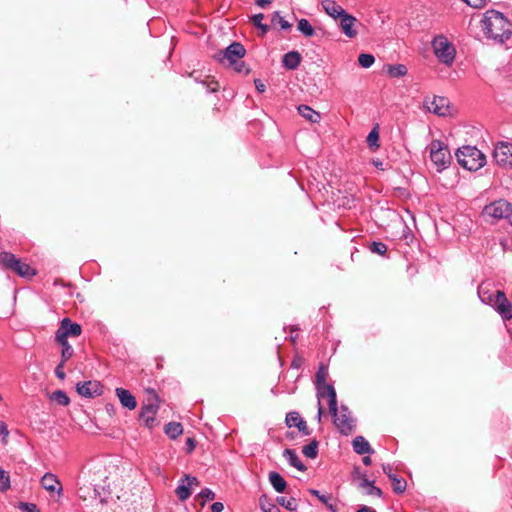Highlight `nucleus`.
<instances>
[{
	"label": "nucleus",
	"mask_w": 512,
	"mask_h": 512,
	"mask_svg": "<svg viewBox=\"0 0 512 512\" xmlns=\"http://www.w3.org/2000/svg\"><path fill=\"white\" fill-rule=\"evenodd\" d=\"M297 28L306 37H312L315 34L314 28L307 19H300Z\"/></svg>",
	"instance_id": "c756f323"
},
{
	"label": "nucleus",
	"mask_w": 512,
	"mask_h": 512,
	"mask_svg": "<svg viewBox=\"0 0 512 512\" xmlns=\"http://www.w3.org/2000/svg\"><path fill=\"white\" fill-rule=\"evenodd\" d=\"M383 471L388 476V473H392L390 465H383Z\"/></svg>",
	"instance_id": "0e129e2a"
},
{
	"label": "nucleus",
	"mask_w": 512,
	"mask_h": 512,
	"mask_svg": "<svg viewBox=\"0 0 512 512\" xmlns=\"http://www.w3.org/2000/svg\"><path fill=\"white\" fill-rule=\"evenodd\" d=\"M365 492L368 495H373V496H378V497H380L382 495L381 489L374 486L373 484H371V486L368 489H366Z\"/></svg>",
	"instance_id": "8fccbe9b"
},
{
	"label": "nucleus",
	"mask_w": 512,
	"mask_h": 512,
	"mask_svg": "<svg viewBox=\"0 0 512 512\" xmlns=\"http://www.w3.org/2000/svg\"><path fill=\"white\" fill-rule=\"evenodd\" d=\"M277 503L281 506L285 507L286 509L290 511H295L297 509V503L295 498H286V497H277L276 499Z\"/></svg>",
	"instance_id": "58836bf2"
},
{
	"label": "nucleus",
	"mask_w": 512,
	"mask_h": 512,
	"mask_svg": "<svg viewBox=\"0 0 512 512\" xmlns=\"http://www.w3.org/2000/svg\"><path fill=\"white\" fill-rule=\"evenodd\" d=\"M41 484L43 488L50 493L61 494L62 485L56 475L52 473H46L42 479Z\"/></svg>",
	"instance_id": "a211bd4d"
},
{
	"label": "nucleus",
	"mask_w": 512,
	"mask_h": 512,
	"mask_svg": "<svg viewBox=\"0 0 512 512\" xmlns=\"http://www.w3.org/2000/svg\"><path fill=\"white\" fill-rule=\"evenodd\" d=\"M359 478H360V480H361V482H360V484H359V487H360L361 489L366 490V489H368V488L371 486V484H373L371 481H369V480L366 478V475H365V474H362Z\"/></svg>",
	"instance_id": "603ef678"
},
{
	"label": "nucleus",
	"mask_w": 512,
	"mask_h": 512,
	"mask_svg": "<svg viewBox=\"0 0 512 512\" xmlns=\"http://www.w3.org/2000/svg\"><path fill=\"white\" fill-rule=\"evenodd\" d=\"M286 425L288 427H296L298 428L299 432H301L303 435L308 436L310 435L311 431L309 430L306 421L302 419L300 414L296 411L289 412L286 415L285 419Z\"/></svg>",
	"instance_id": "2eb2a0df"
},
{
	"label": "nucleus",
	"mask_w": 512,
	"mask_h": 512,
	"mask_svg": "<svg viewBox=\"0 0 512 512\" xmlns=\"http://www.w3.org/2000/svg\"><path fill=\"white\" fill-rule=\"evenodd\" d=\"M388 74L391 77H402L407 74V68L403 64L391 65L388 67Z\"/></svg>",
	"instance_id": "c9c22d12"
},
{
	"label": "nucleus",
	"mask_w": 512,
	"mask_h": 512,
	"mask_svg": "<svg viewBox=\"0 0 512 512\" xmlns=\"http://www.w3.org/2000/svg\"><path fill=\"white\" fill-rule=\"evenodd\" d=\"M481 27L486 37L500 43H504L512 34L511 23L496 10H488L484 13Z\"/></svg>",
	"instance_id": "f257e3e1"
},
{
	"label": "nucleus",
	"mask_w": 512,
	"mask_h": 512,
	"mask_svg": "<svg viewBox=\"0 0 512 512\" xmlns=\"http://www.w3.org/2000/svg\"><path fill=\"white\" fill-rule=\"evenodd\" d=\"M430 159L438 171L448 167L451 154L446 144L440 140H433L429 145Z\"/></svg>",
	"instance_id": "0eeeda50"
},
{
	"label": "nucleus",
	"mask_w": 512,
	"mask_h": 512,
	"mask_svg": "<svg viewBox=\"0 0 512 512\" xmlns=\"http://www.w3.org/2000/svg\"><path fill=\"white\" fill-rule=\"evenodd\" d=\"M81 332L82 328L79 324L73 323L69 318H64L56 331L55 340L63 341L67 340L68 337H78Z\"/></svg>",
	"instance_id": "9b49d317"
},
{
	"label": "nucleus",
	"mask_w": 512,
	"mask_h": 512,
	"mask_svg": "<svg viewBox=\"0 0 512 512\" xmlns=\"http://www.w3.org/2000/svg\"><path fill=\"white\" fill-rule=\"evenodd\" d=\"M310 494H312L313 496L317 497L323 504H325L331 511H336V507L333 506L330 501H331V496L330 495H325V494H321L318 490H315V489H311L309 490Z\"/></svg>",
	"instance_id": "72a5a7b5"
},
{
	"label": "nucleus",
	"mask_w": 512,
	"mask_h": 512,
	"mask_svg": "<svg viewBox=\"0 0 512 512\" xmlns=\"http://www.w3.org/2000/svg\"><path fill=\"white\" fill-rule=\"evenodd\" d=\"M259 505L263 512H281L280 509L273 503H270L266 496L259 499Z\"/></svg>",
	"instance_id": "4c0bfd02"
},
{
	"label": "nucleus",
	"mask_w": 512,
	"mask_h": 512,
	"mask_svg": "<svg viewBox=\"0 0 512 512\" xmlns=\"http://www.w3.org/2000/svg\"><path fill=\"white\" fill-rule=\"evenodd\" d=\"M64 364L65 362L61 361L59 363V365L56 367L55 369V374L56 376L61 379V380H64L65 379V373H64Z\"/></svg>",
	"instance_id": "3c124183"
},
{
	"label": "nucleus",
	"mask_w": 512,
	"mask_h": 512,
	"mask_svg": "<svg viewBox=\"0 0 512 512\" xmlns=\"http://www.w3.org/2000/svg\"><path fill=\"white\" fill-rule=\"evenodd\" d=\"M483 214L485 217L493 220L507 218L512 214V206L506 200H497L484 207Z\"/></svg>",
	"instance_id": "9d476101"
},
{
	"label": "nucleus",
	"mask_w": 512,
	"mask_h": 512,
	"mask_svg": "<svg viewBox=\"0 0 512 512\" xmlns=\"http://www.w3.org/2000/svg\"><path fill=\"white\" fill-rule=\"evenodd\" d=\"M51 400L55 401L59 405L67 406L70 403V399L67 394L62 390L54 391L51 396Z\"/></svg>",
	"instance_id": "473e14b6"
},
{
	"label": "nucleus",
	"mask_w": 512,
	"mask_h": 512,
	"mask_svg": "<svg viewBox=\"0 0 512 512\" xmlns=\"http://www.w3.org/2000/svg\"><path fill=\"white\" fill-rule=\"evenodd\" d=\"M375 58L371 54L362 53L358 57V62L363 68H369L373 65Z\"/></svg>",
	"instance_id": "a19ab883"
},
{
	"label": "nucleus",
	"mask_w": 512,
	"mask_h": 512,
	"mask_svg": "<svg viewBox=\"0 0 512 512\" xmlns=\"http://www.w3.org/2000/svg\"><path fill=\"white\" fill-rule=\"evenodd\" d=\"M116 395L118 396L120 403L123 407L133 410L137 406L135 397L130 393L129 390L124 388H116Z\"/></svg>",
	"instance_id": "aec40b11"
},
{
	"label": "nucleus",
	"mask_w": 512,
	"mask_h": 512,
	"mask_svg": "<svg viewBox=\"0 0 512 512\" xmlns=\"http://www.w3.org/2000/svg\"><path fill=\"white\" fill-rule=\"evenodd\" d=\"M264 19V15L263 14H256L252 17V21L254 23L255 26H260L262 24V20Z\"/></svg>",
	"instance_id": "5fc2aeb1"
},
{
	"label": "nucleus",
	"mask_w": 512,
	"mask_h": 512,
	"mask_svg": "<svg viewBox=\"0 0 512 512\" xmlns=\"http://www.w3.org/2000/svg\"><path fill=\"white\" fill-rule=\"evenodd\" d=\"M231 67H233V69L238 73L247 74L249 72V69L247 68L246 64L241 59L237 60V62L232 64Z\"/></svg>",
	"instance_id": "a18cd8bd"
},
{
	"label": "nucleus",
	"mask_w": 512,
	"mask_h": 512,
	"mask_svg": "<svg viewBox=\"0 0 512 512\" xmlns=\"http://www.w3.org/2000/svg\"><path fill=\"white\" fill-rule=\"evenodd\" d=\"M353 449L357 454H371L373 453V449L371 448L369 442L363 436H357L353 440Z\"/></svg>",
	"instance_id": "4be33fe9"
},
{
	"label": "nucleus",
	"mask_w": 512,
	"mask_h": 512,
	"mask_svg": "<svg viewBox=\"0 0 512 512\" xmlns=\"http://www.w3.org/2000/svg\"><path fill=\"white\" fill-rule=\"evenodd\" d=\"M322 7L325 10V12L334 19H339L346 12L340 5H338L333 0H324L322 2Z\"/></svg>",
	"instance_id": "412c9836"
},
{
	"label": "nucleus",
	"mask_w": 512,
	"mask_h": 512,
	"mask_svg": "<svg viewBox=\"0 0 512 512\" xmlns=\"http://www.w3.org/2000/svg\"><path fill=\"white\" fill-rule=\"evenodd\" d=\"M297 109L299 114L311 123H318L321 119L320 113L308 105H299Z\"/></svg>",
	"instance_id": "5701e85b"
},
{
	"label": "nucleus",
	"mask_w": 512,
	"mask_h": 512,
	"mask_svg": "<svg viewBox=\"0 0 512 512\" xmlns=\"http://www.w3.org/2000/svg\"><path fill=\"white\" fill-rule=\"evenodd\" d=\"M486 292H483L482 301L489 303L504 320L512 319V303L507 299L503 291H496L495 294H489L485 297Z\"/></svg>",
	"instance_id": "7ed1b4c3"
},
{
	"label": "nucleus",
	"mask_w": 512,
	"mask_h": 512,
	"mask_svg": "<svg viewBox=\"0 0 512 512\" xmlns=\"http://www.w3.org/2000/svg\"><path fill=\"white\" fill-rule=\"evenodd\" d=\"M340 27L342 32L349 38H353L357 35V31L353 28L355 23L357 22V19L345 12L340 18Z\"/></svg>",
	"instance_id": "f3484780"
},
{
	"label": "nucleus",
	"mask_w": 512,
	"mask_h": 512,
	"mask_svg": "<svg viewBox=\"0 0 512 512\" xmlns=\"http://www.w3.org/2000/svg\"><path fill=\"white\" fill-rule=\"evenodd\" d=\"M301 62V55L296 51L288 52L283 57V65L290 70L296 69Z\"/></svg>",
	"instance_id": "393cba45"
},
{
	"label": "nucleus",
	"mask_w": 512,
	"mask_h": 512,
	"mask_svg": "<svg viewBox=\"0 0 512 512\" xmlns=\"http://www.w3.org/2000/svg\"><path fill=\"white\" fill-rule=\"evenodd\" d=\"M183 479L186 481L187 486H189L190 488H192L193 486H199L200 484L199 480L194 476L186 474L184 475Z\"/></svg>",
	"instance_id": "de8ad7c7"
},
{
	"label": "nucleus",
	"mask_w": 512,
	"mask_h": 512,
	"mask_svg": "<svg viewBox=\"0 0 512 512\" xmlns=\"http://www.w3.org/2000/svg\"><path fill=\"white\" fill-rule=\"evenodd\" d=\"M327 377H328V368L321 364L316 372L315 375V384L321 385L327 383Z\"/></svg>",
	"instance_id": "f704fd0d"
},
{
	"label": "nucleus",
	"mask_w": 512,
	"mask_h": 512,
	"mask_svg": "<svg viewBox=\"0 0 512 512\" xmlns=\"http://www.w3.org/2000/svg\"><path fill=\"white\" fill-rule=\"evenodd\" d=\"M357 512H376V510L368 506H362Z\"/></svg>",
	"instance_id": "bf43d9fd"
},
{
	"label": "nucleus",
	"mask_w": 512,
	"mask_h": 512,
	"mask_svg": "<svg viewBox=\"0 0 512 512\" xmlns=\"http://www.w3.org/2000/svg\"><path fill=\"white\" fill-rule=\"evenodd\" d=\"M318 402H321V399L327 398L329 410H335V406L337 403L336 391L334 387L328 383L316 385Z\"/></svg>",
	"instance_id": "4468645a"
},
{
	"label": "nucleus",
	"mask_w": 512,
	"mask_h": 512,
	"mask_svg": "<svg viewBox=\"0 0 512 512\" xmlns=\"http://www.w3.org/2000/svg\"><path fill=\"white\" fill-rule=\"evenodd\" d=\"M77 392L83 397H93L101 394V385L97 381H87L77 384Z\"/></svg>",
	"instance_id": "dca6fc26"
},
{
	"label": "nucleus",
	"mask_w": 512,
	"mask_h": 512,
	"mask_svg": "<svg viewBox=\"0 0 512 512\" xmlns=\"http://www.w3.org/2000/svg\"><path fill=\"white\" fill-rule=\"evenodd\" d=\"M165 433L171 439H176L183 433L182 424L179 422H170L165 426Z\"/></svg>",
	"instance_id": "cd10ccee"
},
{
	"label": "nucleus",
	"mask_w": 512,
	"mask_h": 512,
	"mask_svg": "<svg viewBox=\"0 0 512 512\" xmlns=\"http://www.w3.org/2000/svg\"><path fill=\"white\" fill-rule=\"evenodd\" d=\"M258 28L262 30L263 34H265L269 30V26L263 23L260 26H258Z\"/></svg>",
	"instance_id": "e2e57ef3"
},
{
	"label": "nucleus",
	"mask_w": 512,
	"mask_h": 512,
	"mask_svg": "<svg viewBox=\"0 0 512 512\" xmlns=\"http://www.w3.org/2000/svg\"><path fill=\"white\" fill-rule=\"evenodd\" d=\"M245 48L238 42H233L225 50L220 51L216 55V59L226 66H232L237 60H240L245 55Z\"/></svg>",
	"instance_id": "1a4fd4ad"
},
{
	"label": "nucleus",
	"mask_w": 512,
	"mask_h": 512,
	"mask_svg": "<svg viewBox=\"0 0 512 512\" xmlns=\"http://www.w3.org/2000/svg\"><path fill=\"white\" fill-rule=\"evenodd\" d=\"M424 106L429 112L438 116H446L449 113V101L445 97L435 96L431 100H425Z\"/></svg>",
	"instance_id": "ddd939ff"
},
{
	"label": "nucleus",
	"mask_w": 512,
	"mask_h": 512,
	"mask_svg": "<svg viewBox=\"0 0 512 512\" xmlns=\"http://www.w3.org/2000/svg\"><path fill=\"white\" fill-rule=\"evenodd\" d=\"M302 453L307 458H316L318 455V442L316 440H313L308 445H305L302 449Z\"/></svg>",
	"instance_id": "7c9ffc66"
},
{
	"label": "nucleus",
	"mask_w": 512,
	"mask_h": 512,
	"mask_svg": "<svg viewBox=\"0 0 512 512\" xmlns=\"http://www.w3.org/2000/svg\"><path fill=\"white\" fill-rule=\"evenodd\" d=\"M269 481L273 488L278 493H283L286 489L287 483L285 479L278 472H270L269 473Z\"/></svg>",
	"instance_id": "a878e982"
},
{
	"label": "nucleus",
	"mask_w": 512,
	"mask_h": 512,
	"mask_svg": "<svg viewBox=\"0 0 512 512\" xmlns=\"http://www.w3.org/2000/svg\"><path fill=\"white\" fill-rule=\"evenodd\" d=\"M191 488L187 486L186 481L181 478L179 484L175 490V493L180 501L187 500L191 495Z\"/></svg>",
	"instance_id": "c85d7f7f"
},
{
	"label": "nucleus",
	"mask_w": 512,
	"mask_h": 512,
	"mask_svg": "<svg viewBox=\"0 0 512 512\" xmlns=\"http://www.w3.org/2000/svg\"><path fill=\"white\" fill-rule=\"evenodd\" d=\"M0 264L4 268L14 271L21 277L33 276L35 274V272L27 263L22 262L19 258L10 252L0 253Z\"/></svg>",
	"instance_id": "6e6552de"
},
{
	"label": "nucleus",
	"mask_w": 512,
	"mask_h": 512,
	"mask_svg": "<svg viewBox=\"0 0 512 512\" xmlns=\"http://www.w3.org/2000/svg\"><path fill=\"white\" fill-rule=\"evenodd\" d=\"M463 1L473 8H481L486 4V0H463Z\"/></svg>",
	"instance_id": "09e8293b"
},
{
	"label": "nucleus",
	"mask_w": 512,
	"mask_h": 512,
	"mask_svg": "<svg viewBox=\"0 0 512 512\" xmlns=\"http://www.w3.org/2000/svg\"><path fill=\"white\" fill-rule=\"evenodd\" d=\"M379 133L377 127L373 128L372 131L367 136V143L371 148H379Z\"/></svg>",
	"instance_id": "ea45409f"
},
{
	"label": "nucleus",
	"mask_w": 512,
	"mask_h": 512,
	"mask_svg": "<svg viewBox=\"0 0 512 512\" xmlns=\"http://www.w3.org/2000/svg\"><path fill=\"white\" fill-rule=\"evenodd\" d=\"M370 250L373 253L384 255L387 252V246L382 242H372L370 245Z\"/></svg>",
	"instance_id": "79ce46f5"
},
{
	"label": "nucleus",
	"mask_w": 512,
	"mask_h": 512,
	"mask_svg": "<svg viewBox=\"0 0 512 512\" xmlns=\"http://www.w3.org/2000/svg\"><path fill=\"white\" fill-rule=\"evenodd\" d=\"M493 157L500 166L512 167V144L499 143L494 149Z\"/></svg>",
	"instance_id": "f8f14e48"
},
{
	"label": "nucleus",
	"mask_w": 512,
	"mask_h": 512,
	"mask_svg": "<svg viewBox=\"0 0 512 512\" xmlns=\"http://www.w3.org/2000/svg\"><path fill=\"white\" fill-rule=\"evenodd\" d=\"M323 412H324V410H323V407L321 405V402H318V413H317L318 422H321Z\"/></svg>",
	"instance_id": "13d9d810"
},
{
	"label": "nucleus",
	"mask_w": 512,
	"mask_h": 512,
	"mask_svg": "<svg viewBox=\"0 0 512 512\" xmlns=\"http://www.w3.org/2000/svg\"><path fill=\"white\" fill-rule=\"evenodd\" d=\"M159 409V399L154 390L147 391L146 400L141 408L140 419L146 427L153 428L156 424V414Z\"/></svg>",
	"instance_id": "39448f33"
},
{
	"label": "nucleus",
	"mask_w": 512,
	"mask_h": 512,
	"mask_svg": "<svg viewBox=\"0 0 512 512\" xmlns=\"http://www.w3.org/2000/svg\"><path fill=\"white\" fill-rule=\"evenodd\" d=\"M19 508L22 510V511H25V512H40V510L38 509V507L36 506V504H33V503H24V502H21L19 504Z\"/></svg>",
	"instance_id": "49530a36"
},
{
	"label": "nucleus",
	"mask_w": 512,
	"mask_h": 512,
	"mask_svg": "<svg viewBox=\"0 0 512 512\" xmlns=\"http://www.w3.org/2000/svg\"><path fill=\"white\" fill-rule=\"evenodd\" d=\"M198 497L204 501H212L215 498V493L211 489L205 488L198 494Z\"/></svg>",
	"instance_id": "c03bdc74"
},
{
	"label": "nucleus",
	"mask_w": 512,
	"mask_h": 512,
	"mask_svg": "<svg viewBox=\"0 0 512 512\" xmlns=\"http://www.w3.org/2000/svg\"><path fill=\"white\" fill-rule=\"evenodd\" d=\"M190 77H192L196 82L205 85L208 92H216L219 89L218 82L210 75H203L200 72L193 71L190 73Z\"/></svg>",
	"instance_id": "6ab92c4d"
},
{
	"label": "nucleus",
	"mask_w": 512,
	"mask_h": 512,
	"mask_svg": "<svg viewBox=\"0 0 512 512\" xmlns=\"http://www.w3.org/2000/svg\"><path fill=\"white\" fill-rule=\"evenodd\" d=\"M0 435H2L4 438L9 435L7 425L3 421H0Z\"/></svg>",
	"instance_id": "4d7b16f0"
},
{
	"label": "nucleus",
	"mask_w": 512,
	"mask_h": 512,
	"mask_svg": "<svg viewBox=\"0 0 512 512\" xmlns=\"http://www.w3.org/2000/svg\"><path fill=\"white\" fill-rule=\"evenodd\" d=\"M187 445L189 447V452L192 451L195 448L194 440L192 438H188Z\"/></svg>",
	"instance_id": "052dcab7"
},
{
	"label": "nucleus",
	"mask_w": 512,
	"mask_h": 512,
	"mask_svg": "<svg viewBox=\"0 0 512 512\" xmlns=\"http://www.w3.org/2000/svg\"><path fill=\"white\" fill-rule=\"evenodd\" d=\"M224 509V505L221 502H214L211 505V512H222Z\"/></svg>",
	"instance_id": "864d4df0"
},
{
	"label": "nucleus",
	"mask_w": 512,
	"mask_h": 512,
	"mask_svg": "<svg viewBox=\"0 0 512 512\" xmlns=\"http://www.w3.org/2000/svg\"><path fill=\"white\" fill-rule=\"evenodd\" d=\"M333 416V422L338 431L343 435H349L355 428V419L352 417L351 412L346 406H341L338 409L337 405L335 410H329Z\"/></svg>",
	"instance_id": "423d86ee"
},
{
	"label": "nucleus",
	"mask_w": 512,
	"mask_h": 512,
	"mask_svg": "<svg viewBox=\"0 0 512 512\" xmlns=\"http://www.w3.org/2000/svg\"><path fill=\"white\" fill-rule=\"evenodd\" d=\"M300 365H301V360H300V359H298V360H293V362H292V367H294V368H299V367H300Z\"/></svg>",
	"instance_id": "338daca9"
},
{
	"label": "nucleus",
	"mask_w": 512,
	"mask_h": 512,
	"mask_svg": "<svg viewBox=\"0 0 512 512\" xmlns=\"http://www.w3.org/2000/svg\"><path fill=\"white\" fill-rule=\"evenodd\" d=\"M272 21L275 22L277 21L279 23V25L281 26V28L283 30H288L291 28V24L286 21L280 14L279 12H275L273 14V17H272Z\"/></svg>",
	"instance_id": "37998d69"
},
{
	"label": "nucleus",
	"mask_w": 512,
	"mask_h": 512,
	"mask_svg": "<svg viewBox=\"0 0 512 512\" xmlns=\"http://www.w3.org/2000/svg\"><path fill=\"white\" fill-rule=\"evenodd\" d=\"M271 0H257V4L260 7H265L266 5L270 4Z\"/></svg>",
	"instance_id": "680f3d73"
},
{
	"label": "nucleus",
	"mask_w": 512,
	"mask_h": 512,
	"mask_svg": "<svg viewBox=\"0 0 512 512\" xmlns=\"http://www.w3.org/2000/svg\"><path fill=\"white\" fill-rule=\"evenodd\" d=\"M10 486V475L0 466V491L6 492L7 490L10 489Z\"/></svg>",
	"instance_id": "e433bc0d"
},
{
	"label": "nucleus",
	"mask_w": 512,
	"mask_h": 512,
	"mask_svg": "<svg viewBox=\"0 0 512 512\" xmlns=\"http://www.w3.org/2000/svg\"><path fill=\"white\" fill-rule=\"evenodd\" d=\"M432 47L435 56L438 58L440 62L447 66L452 65L455 59L456 51L454 46L448 41V39L445 36H436L432 41Z\"/></svg>",
	"instance_id": "20e7f679"
},
{
	"label": "nucleus",
	"mask_w": 512,
	"mask_h": 512,
	"mask_svg": "<svg viewBox=\"0 0 512 512\" xmlns=\"http://www.w3.org/2000/svg\"><path fill=\"white\" fill-rule=\"evenodd\" d=\"M363 463H364L365 465L369 466V465L372 463V460H371L370 456H365V457L363 458Z\"/></svg>",
	"instance_id": "69168bd1"
},
{
	"label": "nucleus",
	"mask_w": 512,
	"mask_h": 512,
	"mask_svg": "<svg viewBox=\"0 0 512 512\" xmlns=\"http://www.w3.org/2000/svg\"><path fill=\"white\" fill-rule=\"evenodd\" d=\"M458 163L469 171H477L486 163L485 155L474 146H463L456 152Z\"/></svg>",
	"instance_id": "f03ea898"
},
{
	"label": "nucleus",
	"mask_w": 512,
	"mask_h": 512,
	"mask_svg": "<svg viewBox=\"0 0 512 512\" xmlns=\"http://www.w3.org/2000/svg\"><path fill=\"white\" fill-rule=\"evenodd\" d=\"M388 477L392 482V487L395 493L401 494L406 490L407 483L404 478L393 473H388Z\"/></svg>",
	"instance_id": "bb28decb"
},
{
	"label": "nucleus",
	"mask_w": 512,
	"mask_h": 512,
	"mask_svg": "<svg viewBox=\"0 0 512 512\" xmlns=\"http://www.w3.org/2000/svg\"><path fill=\"white\" fill-rule=\"evenodd\" d=\"M254 83L258 92L263 93L265 91L266 86L260 79H256Z\"/></svg>",
	"instance_id": "6e6d98bb"
},
{
	"label": "nucleus",
	"mask_w": 512,
	"mask_h": 512,
	"mask_svg": "<svg viewBox=\"0 0 512 512\" xmlns=\"http://www.w3.org/2000/svg\"><path fill=\"white\" fill-rule=\"evenodd\" d=\"M56 342L62 346L61 361L66 362L73 356L74 350L72 346L68 343V340Z\"/></svg>",
	"instance_id": "2f4dec72"
},
{
	"label": "nucleus",
	"mask_w": 512,
	"mask_h": 512,
	"mask_svg": "<svg viewBox=\"0 0 512 512\" xmlns=\"http://www.w3.org/2000/svg\"><path fill=\"white\" fill-rule=\"evenodd\" d=\"M284 458L288 461V463L295 467L299 471H305L306 466L301 462L297 453L293 449H285L283 452Z\"/></svg>",
	"instance_id": "b1692460"
}]
</instances>
